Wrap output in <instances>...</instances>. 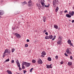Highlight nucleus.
<instances>
[{
	"instance_id": "obj_51",
	"label": "nucleus",
	"mask_w": 74,
	"mask_h": 74,
	"mask_svg": "<svg viewBox=\"0 0 74 74\" xmlns=\"http://www.w3.org/2000/svg\"><path fill=\"white\" fill-rule=\"evenodd\" d=\"M44 56L43 55H42L41 56V57H42V58H44Z\"/></svg>"
},
{
	"instance_id": "obj_39",
	"label": "nucleus",
	"mask_w": 74,
	"mask_h": 74,
	"mask_svg": "<svg viewBox=\"0 0 74 74\" xmlns=\"http://www.w3.org/2000/svg\"><path fill=\"white\" fill-rule=\"evenodd\" d=\"M64 55H65L66 56V57H67V56H68V55L67 54H66V53H64Z\"/></svg>"
},
{
	"instance_id": "obj_32",
	"label": "nucleus",
	"mask_w": 74,
	"mask_h": 74,
	"mask_svg": "<svg viewBox=\"0 0 74 74\" xmlns=\"http://www.w3.org/2000/svg\"><path fill=\"white\" fill-rule=\"evenodd\" d=\"M37 5L38 7H40V8H41V5H38V4H37Z\"/></svg>"
},
{
	"instance_id": "obj_3",
	"label": "nucleus",
	"mask_w": 74,
	"mask_h": 74,
	"mask_svg": "<svg viewBox=\"0 0 74 74\" xmlns=\"http://www.w3.org/2000/svg\"><path fill=\"white\" fill-rule=\"evenodd\" d=\"M41 4L42 5V7H45V4H44V2H45V1L44 0H40Z\"/></svg>"
},
{
	"instance_id": "obj_54",
	"label": "nucleus",
	"mask_w": 74,
	"mask_h": 74,
	"mask_svg": "<svg viewBox=\"0 0 74 74\" xmlns=\"http://www.w3.org/2000/svg\"><path fill=\"white\" fill-rule=\"evenodd\" d=\"M71 11H69V14L70 15L71 14Z\"/></svg>"
},
{
	"instance_id": "obj_44",
	"label": "nucleus",
	"mask_w": 74,
	"mask_h": 74,
	"mask_svg": "<svg viewBox=\"0 0 74 74\" xmlns=\"http://www.w3.org/2000/svg\"><path fill=\"white\" fill-rule=\"evenodd\" d=\"M19 67V70H20V71H21V70H22V68H21V67H20V66Z\"/></svg>"
},
{
	"instance_id": "obj_46",
	"label": "nucleus",
	"mask_w": 74,
	"mask_h": 74,
	"mask_svg": "<svg viewBox=\"0 0 74 74\" xmlns=\"http://www.w3.org/2000/svg\"><path fill=\"white\" fill-rule=\"evenodd\" d=\"M60 64H63V61H61L60 62Z\"/></svg>"
},
{
	"instance_id": "obj_45",
	"label": "nucleus",
	"mask_w": 74,
	"mask_h": 74,
	"mask_svg": "<svg viewBox=\"0 0 74 74\" xmlns=\"http://www.w3.org/2000/svg\"><path fill=\"white\" fill-rule=\"evenodd\" d=\"M21 4L22 5H24V4H23V2H21Z\"/></svg>"
},
{
	"instance_id": "obj_7",
	"label": "nucleus",
	"mask_w": 74,
	"mask_h": 74,
	"mask_svg": "<svg viewBox=\"0 0 74 74\" xmlns=\"http://www.w3.org/2000/svg\"><path fill=\"white\" fill-rule=\"evenodd\" d=\"M17 37H18V38H21V36L19 34H18L17 33H16L15 34H14Z\"/></svg>"
},
{
	"instance_id": "obj_29",
	"label": "nucleus",
	"mask_w": 74,
	"mask_h": 74,
	"mask_svg": "<svg viewBox=\"0 0 74 74\" xmlns=\"http://www.w3.org/2000/svg\"><path fill=\"white\" fill-rule=\"evenodd\" d=\"M25 67L24 65H22V69H25Z\"/></svg>"
},
{
	"instance_id": "obj_62",
	"label": "nucleus",
	"mask_w": 74,
	"mask_h": 74,
	"mask_svg": "<svg viewBox=\"0 0 74 74\" xmlns=\"http://www.w3.org/2000/svg\"><path fill=\"white\" fill-rule=\"evenodd\" d=\"M69 21H71V20H69Z\"/></svg>"
},
{
	"instance_id": "obj_61",
	"label": "nucleus",
	"mask_w": 74,
	"mask_h": 74,
	"mask_svg": "<svg viewBox=\"0 0 74 74\" xmlns=\"http://www.w3.org/2000/svg\"><path fill=\"white\" fill-rule=\"evenodd\" d=\"M1 18V16H0V18Z\"/></svg>"
},
{
	"instance_id": "obj_28",
	"label": "nucleus",
	"mask_w": 74,
	"mask_h": 74,
	"mask_svg": "<svg viewBox=\"0 0 74 74\" xmlns=\"http://www.w3.org/2000/svg\"><path fill=\"white\" fill-rule=\"evenodd\" d=\"M32 62L33 63H36V60H32Z\"/></svg>"
},
{
	"instance_id": "obj_14",
	"label": "nucleus",
	"mask_w": 74,
	"mask_h": 74,
	"mask_svg": "<svg viewBox=\"0 0 74 74\" xmlns=\"http://www.w3.org/2000/svg\"><path fill=\"white\" fill-rule=\"evenodd\" d=\"M58 10H59V8L58 7H56L55 10V11L56 12H57L58 11Z\"/></svg>"
},
{
	"instance_id": "obj_31",
	"label": "nucleus",
	"mask_w": 74,
	"mask_h": 74,
	"mask_svg": "<svg viewBox=\"0 0 74 74\" xmlns=\"http://www.w3.org/2000/svg\"><path fill=\"white\" fill-rule=\"evenodd\" d=\"M12 52H14V50H15V49L13 48L12 49Z\"/></svg>"
},
{
	"instance_id": "obj_58",
	"label": "nucleus",
	"mask_w": 74,
	"mask_h": 74,
	"mask_svg": "<svg viewBox=\"0 0 74 74\" xmlns=\"http://www.w3.org/2000/svg\"><path fill=\"white\" fill-rule=\"evenodd\" d=\"M49 7V5H47V7Z\"/></svg>"
},
{
	"instance_id": "obj_48",
	"label": "nucleus",
	"mask_w": 74,
	"mask_h": 74,
	"mask_svg": "<svg viewBox=\"0 0 74 74\" xmlns=\"http://www.w3.org/2000/svg\"><path fill=\"white\" fill-rule=\"evenodd\" d=\"M16 62L17 63H19V61H18V60H17V61H16Z\"/></svg>"
},
{
	"instance_id": "obj_2",
	"label": "nucleus",
	"mask_w": 74,
	"mask_h": 74,
	"mask_svg": "<svg viewBox=\"0 0 74 74\" xmlns=\"http://www.w3.org/2000/svg\"><path fill=\"white\" fill-rule=\"evenodd\" d=\"M32 5H33V3H32V1L29 0L28 2V7H32Z\"/></svg>"
},
{
	"instance_id": "obj_16",
	"label": "nucleus",
	"mask_w": 74,
	"mask_h": 74,
	"mask_svg": "<svg viewBox=\"0 0 74 74\" xmlns=\"http://www.w3.org/2000/svg\"><path fill=\"white\" fill-rule=\"evenodd\" d=\"M26 62H23L22 63V65L24 66V65H26Z\"/></svg>"
},
{
	"instance_id": "obj_22",
	"label": "nucleus",
	"mask_w": 74,
	"mask_h": 74,
	"mask_svg": "<svg viewBox=\"0 0 74 74\" xmlns=\"http://www.w3.org/2000/svg\"><path fill=\"white\" fill-rule=\"evenodd\" d=\"M3 1H4L3 0H1L0 1V4H2Z\"/></svg>"
},
{
	"instance_id": "obj_47",
	"label": "nucleus",
	"mask_w": 74,
	"mask_h": 74,
	"mask_svg": "<svg viewBox=\"0 0 74 74\" xmlns=\"http://www.w3.org/2000/svg\"><path fill=\"white\" fill-rule=\"evenodd\" d=\"M64 12L66 13V12H68L67 11V10H66L64 11Z\"/></svg>"
},
{
	"instance_id": "obj_27",
	"label": "nucleus",
	"mask_w": 74,
	"mask_h": 74,
	"mask_svg": "<svg viewBox=\"0 0 74 74\" xmlns=\"http://www.w3.org/2000/svg\"><path fill=\"white\" fill-rule=\"evenodd\" d=\"M45 39H49V36H47L45 37Z\"/></svg>"
},
{
	"instance_id": "obj_56",
	"label": "nucleus",
	"mask_w": 74,
	"mask_h": 74,
	"mask_svg": "<svg viewBox=\"0 0 74 74\" xmlns=\"http://www.w3.org/2000/svg\"><path fill=\"white\" fill-rule=\"evenodd\" d=\"M45 7H47V5H45Z\"/></svg>"
},
{
	"instance_id": "obj_12",
	"label": "nucleus",
	"mask_w": 74,
	"mask_h": 74,
	"mask_svg": "<svg viewBox=\"0 0 74 74\" xmlns=\"http://www.w3.org/2000/svg\"><path fill=\"white\" fill-rule=\"evenodd\" d=\"M66 17H68V18H71V16L69 14H66Z\"/></svg>"
},
{
	"instance_id": "obj_8",
	"label": "nucleus",
	"mask_w": 74,
	"mask_h": 74,
	"mask_svg": "<svg viewBox=\"0 0 74 74\" xmlns=\"http://www.w3.org/2000/svg\"><path fill=\"white\" fill-rule=\"evenodd\" d=\"M67 42L69 44L71 45V46H73V43H71V40H68L67 41Z\"/></svg>"
},
{
	"instance_id": "obj_24",
	"label": "nucleus",
	"mask_w": 74,
	"mask_h": 74,
	"mask_svg": "<svg viewBox=\"0 0 74 74\" xmlns=\"http://www.w3.org/2000/svg\"><path fill=\"white\" fill-rule=\"evenodd\" d=\"M5 56V53L4 52L3 56V58H4Z\"/></svg>"
},
{
	"instance_id": "obj_35",
	"label": "nucleus",
	"mask_w": 74,
	"mask_h": 74,
	"mask_svg": "<svg viewBox=\"0 0 74 74\" xmlns=\"http://www.w3.org/2000/svg\"><path fill=\"white\" fill-rule=\"evenodd\" d=\"M49 66V67H50V68H51V69H52V67L51 66H52V64H51Z\"/></svg>"
},
{
	"instance_id": "obj_53",
	"label": "nucleus",
	"mask_w": 74,
	"mask_h": 74,
	"mask_svg": "<svg viewBox=\"0 0 74 74\" xmlns=\"http://www.w3.org/2000/svg\"><path fill=\"white\" fill-rule=\"evenodd\" d=\"M19 1V0H16L15 1H14L17 2V1Z\"/></svg>"
},
{
	"instance_id": "obj_34",
	"label": "nucleus",
	"mask_w": 74,
	"mask_h": 74,
	"mask_svg": "<svg viewBox=\"0 0 74 74\" xmlns=\"http://www.w3.org/2000/svg\"><path fill=\"white\" fill-rule=\"evenodd\" d=\"M17 64L18 66V67L20 66V64L19 63H17Z\"/></svg>"
},
{
	"instance_id": "obj_57",
	"label": "nucleus",
	"mask_w": 74,
	"mask_h": 74,
	"mask_svg": "<svg viewBox=\"0 0 74 74\" xmlns=\"http://www.w3.org/2000/svg\"><path fill=\"white\" fill-rule=\"evenodd\" d=\"M38 9L39 10H40V8H38Z\"/></svg>"
},
{
	"instance_id": "obj_5",
	"label": "nucleus",
	"mask_w": 74,
	"mask_h": 74,
	"mask_svg": "<svg viewBox=\"0 0 74 74\" xmlns=\"http://www.w3.org/2000/svg\"><path fill=\"white\" fill-rule=\"evenodd\" d=\"M66 53L68 54H69V55H70V54H72V53L71 52V51H70V50L69 49H67L66 50Z\"/></svg>"
},
{
	"instance_id": "obj_49",
	"label": "nucleus",
	"mask_w": 74,
	"mask_h": 74,
	"mask_svg": "<svg viewBox=\"0 0 74 74\" xmlns=\"http://www.w3.org/2000/svg\"><path fill=\"white\" fill-rule=\"evenodd\" d=\"M47 32V30H45L43 32L44 33H45V32Z\"/></svg>"
},
{
	"instance_id": "obj_19",
	"label": "nucleus",
	"mask_w": 74,
	"mask_h": 74,
	"mask_svg": "<svg viewBox=\"0 0 74 74\" xmlns=\"http://www.w3.org/2000/svg\"><path fill=\"white\" fill-rule=\"evenodd\" d=\"M68 64L69 66H71L72 64V63L71 62H69L68 63Z\"/></svg>"
},
{
	"instance_id": "obj_43",
	"label": "nucleus",
	"mask_w": 74,
	"mask_h": 74,
	"mask_svg": "<svg viewBox=\"0 0 74 74\" xmlns=\"http://www.w3.org/2000/svg\"><path fill=\"white\" fill-rule=\"evenodd\" d=\"M70 59H73V56H70Z\"/></svg>"
},
{
	"instance_id": "obj_13",
	"label": "nucleus",
	"mask_w": 74,
	"mask_h": 74,
	"mask_svg": "<svg viewBox=\"0 0 74 74\" xmlns=\"http://www.w3.org/2000/svg\"><path fill=\"white\" fill-rule=\"evenodd\" d=\"M7 72L9 74H12V72L11 71H9L8 70L7 71Z\"/></svg>"
},
{
	"instance_id": "obj_9",
	"label": "nucleus",
	"mask_w": 74,
	"mask_h": 74,
	"mask_svg": "<svg viewBox=\"0 0 74 74\" xmlns=\"http://www.w3.org/2000/svg\"><path fill=\"white\" fill-rule=\"evenodd\" d=\"M0 13L1 14V16L3 15L4 14V12L3 11L0 10Z\"/></svg>"
},
{
	"instance_id": "obj_4",
	"label": "nucleus",
	"mask_w": 74,
	"mask_h": 74,
	"mask_svg": "<svg viewBox=\"0 0 74 74\" xmlns=\"http://www.w3.org/2000/svg\"><path fill=\"white\" fill-rule=\"evenodd\" d=\"M4 52L6 53H10V50L8 49H6L5 50Z\"/></svg>"
},
{
	"instance_id": "obj_59",
	"label": "nucleus",
	"mask_w": 74,
	"mask_h": 74,
	"mask_svg": "<svg viewBox=\"0 0 74 74\" xmlns=\"http://www.w3.org/2000/svg\"><path fill=\"white\" fill-rule=\"evenodd\" d=\"M73 10H74V6L73 7Z\"/></svg>"
},
{
	"instance_id": "obj_18",
	"label": "nucleus",
	"mask_w": 74,
	"mask_h": 74,
	"mask_svg": "<svg viewBox=\"0 0 74 74\" xmlns=\"http://www.w3.org/2000/svg\"><path fill=\"white\" fill-rule=\"evenodd\" d=\"M49 37L50 39H52V38H53V36H52V35H50Z\"/></svg>"
},
{
	"instance_id": "obj_11",
	"label": "nucleus",
	"mask_w": 74,
	"mask_h": 74,
	"mask_svg": "<svg viewBox=\"0 0 74 74\" xmlns=\"http://www.w3.org/2000/svg\"><path fill=\"white\" fill-rule=\"evenodd\" d=\"M43 21L44 22H45V21H46V19H47V17H45V16H44L43 17Z\"/></svg>"
},
{
	"instance_id": "obj_23",
	"label": "nucleus",
	"mask_w": 74,
	"mask_h": 74,
	"mask_svg": "<svg viewBox=\"0 0 74 74\" xmlns=\"http://www.w3.org/2000/svg\"><path fill=\"white\" fill-rule=\"evenodd\" d=\"M46 68H47V69H49L50 68L49 67V65L48 64H46Z\"/></svg>"
},
{
	"instance_id": "obj_52",
	"label": "nucleus",
	"mask_w": 74,
	"mask_h": 74,
	"mask_svg": "<svg viewBox=\"0 0 74 74\" xmlns=\"http://www.w3.org/2000/svg\"><path fill=\"white\" fill-rule=\"evenodd\" d=\"M74 20H73L72 21V23H74Z\"/></svg>"
},
{
	"instance_id": "obj_33",
	"label": "nucleus",
	"mask_w": 74,
	"mask_h": 74,
	"mask_svg": "<svg viewBox=\"0 0 74 74\" xmlns=\"http://www.w3.org/2000/svg\"><path fill=\"white\" fill-rule=\"evenodd\" d=\"M9 61H10V59L9 58H8L5 60V62H9Z\"/></svg>"
},
{
	"instance_id": "obj_20",
	"label": "nucleus",
	"mask_w": 74,
	"mask_h": 74,
	"mask_svg": "<svg viewBox=\"0 0 74 74\" xmlns=\"http://www.w3.org/2000/svg\"><path fill=\"white\" fill-rule=\"evenodd\" d=\"M54 28H55V29H58V26L56 25H54Z\"/></svg>"
},
{
	"instance_id": "obj_25",
	"label": "nucleus",
	"mask_w": 74,
	"mask_h": 74,
	"mask_svg": "<svg viewBox=\"0 0 74 74\" xmlns=\"http://www.w3.org/2000/svg\"><path fill=\"white\" fill-rule=\"evenodd\" d=\"M55 38H56V36H54L53 38L52 39V40H54L55 39Z\"/></svg>"
},
{
	"instance_id": "obj_1",
	"label": "nucleus",
	"mask_w": 74,
	"mask_h": 74,
	"mask_svg": "<svg viewBox=\"0 0 74 74\" xmlns=\"http://www.w3.org/2000/svg\"><path fill=\"white\" fill-rule=\"evenodd\" d=\"M58 0H54L53 1V5H54V7H55L56 5L58 4Z\"/></svg>"
},
{
	"instance_id": "obj_15",
	"label": "nucleus",
	"mask_w": 74,
	"mask_h": 74,
	"mask_svg": "<svg viewBox=\"0 0 74 74\" xmlns=\"http://www.w3.org/2000/svg\"><path fill=\"white\" fill-rule=\"evenodd\" d=\"M42 55H46V53H45L44 51L42 52L41 53Z\"/></svg>"
},
{
	"instance_id": "obj_26",
	"label": "nucleus",
	"mask_w": 74,
	"mask_h": 74,
	"mask_svg": "<svg viewBox=\"0 0 74 74\" xmlns=\"http://www.w3.org/2000/svg\"><path fill=\"white\" fill-rule=\"evenodd\" d=\"M48 60H49V61H51V58H48Z\"/></svg>"
},
{
	"instance_id": "obj_37",
	"label": "nucleus",
	"mask_w": 74,
	"mask_h": 74,
	"mask_svg": "<svg viewBox=\"0 0 74 74\" xmlns=\"http://www.w3.org/2000/svg\"><path fill=\"white\" fill-rule=\"evenodd\" d=\"M25 47H28V45L27 44H25Z\"/></svg>"
},
{
	"instance_id": "obj_38",
	"label": "nucleus",
	"mask_w": 74,
	"mask_h": 74,
	"mask_svg": "<svg viewBox=\"0 0 74 74\" xmlns=\"http://www.w3.org/2000/svg\"><path fill=\"white\" fill-rule=\"evenodd\" d=\"M11 63H14V60H12L11 61Z\"/></svg>"
},
{
	"instance_id": "obj_36",
	"label": "nucleus",
	"mask_w": 74,
	"mask_h": 74,
	"mask_svg": "<svg viewBox=\"0 0 74 74\" xmlns=\"http://www.w3.org/2000/svg\"><path fill=\"white\" fill-rule=\"evenodd\" d=\"M33 68H32L30 70V72H32V70H33Z\"/></svg>"
},
{
	"instance_id": "obj_55",
	"label": "nucleus",
	"mask_w": 74,
	"mask_h": 74,
	"mask_svg": "<svg viewBox=\"0 0 74 74\" xmlns=\"http://www.w3.org/2000/svg\"><path fill=\"white\" fill-rule=\"evenodd\" d=\"M60 12L61 14H62V12Z\"/></svg>"
},
{
	"instance_id": "obj_60",
	"label": "nucleus",
	"mask_w": 74,
	"mask_h": 74,
	"mask_svg": "<svg viewBox=\"0 0 74 74\" xmlns=\"http://www.w3.org/2000/svg\"><path fill=\"white\" fill-rule=\"evenodd\" d=\"M38 5H40V3H39Z\"/></svg>"
},
{
	"instance_id": "obj_41",
	"label": "nucleus",
	"mask_w": 74,
	"mask_h": 74,
	"mask_svg": "<svg viewBox=\"0 0 74 74\" xmlns=\"http://www.w3.org/2000/svg\"><path fill=\"white\" fill-rule=\"evenodd\" d=\"M55 58L57 59H58V56H56L55 57Z\"/></svg>"
},
{
	"instance_id": "obj_17",
	"label": "nucleus",
	"mask_w": 74,
	"mask_h": 74,
	"mask_svg": "<svg viewBox=\"0 0 74 74\" xmlns=\"http://www.w3.org/2000/svg\"><path fill=\"white\" fill-rule=\"evenodd\" d=\"M74 11H72L71 12V13L70 16H73V15H74Z\"/></svg>"
},
{
	"instance_id": "obj_10",
	"label": "nucleus",
	"mask_w": 74,
	"mask_h": 74,
	"mask_svg": "<svg viewBox=\"0 0 74 74\" xmlns=\"http://www.w3.org/2000/svg\"><path fill=\"white\" fill-rule=\"evenodd\" d=\"M31 64L30 63L26 62V67H29Z\"/></svg>"
},
{
	"instance_id": "obj_50",
	"label": "nucleus",
	"mask_w": 74,
	"mask_h": 74,
	"mask_svg": "<svg viewBox=\"0 0 74 74\" xmlns=\"http://www.w3.org/2000/svg\"><path fill=\"white\" fill-rule=\"evenodd\" d=\"M29 39H27V42H29Z\"/></svg>"
},
{
	"instance_id": "obj_63",
	"label": "nucleus",
	"mask_w": 74,
	"mask_h": 74,
	"mask_svg": "<svg viewBox=\"0 0 74 74\" xmlns=\"http://www.w3.org/2000/svg\"><path fill=\"white\" fill-rule=\"evenodd\" d=\"M17 74H20L17 73Z\"/></svg>"
},
{
	"instance_id": "obj_21",
	"label": "nucleus",
	"mask_w": 74,
	"mask_h": 74,
	"mask_svg": "<svg viewBox=\"0 0 74 74\" xmlns=\"http://www.w3.org/2000/svg\"><path fill=\"white\" fill-rule=\"evenodd\" d=\"M61 43V41L60 40H59L57 42V43L58 44H60Z\"/></svg>"
},
{
	"instance_id": "obj_42",
	"label": "nucleus",
	"mask_w": 74,
	"mask_h": 74,
	"mask_svg": "<svg viewBox=\"0 0 74 74\" xmlns=\"http://www.w3.org/2000/svg\"><path fill=\"white\" fill-rule=\"evenodd\" d=\"M45 34L47 35V36H48V32H46L45 33Z\"/></svg>"
},
{
	"instance_id": "obj_6",
	"label": "nucleus",
	"mask_w": 74,
	"mask_h": 74,
	"mask_svg": "<svg viewBox=\"0 0 74 74\" xmlns=\"http://www.w3.org/2000/svg\"><path fill=\"white\" fill-rule=\"evenodd\" d=\"M38 63L39 64H42V60L40 59H39L38 60Z\"/></svg>"
},
{
	"instance_id": "obj_40",
	"label": "nucleus",
	"mask_w": 74,
	"mask_h": 74,
	"mask_svg": "<svg viewBox=\"0 0 74 74\" xmlns=\"http://www.w3.org/2000/svg\"><path fill=\"white\" fill-rule=\"evenodd\" d=\"M26 72H27L26 71H25V70L23 71V73L24 74H25V73H26Z\"/></svg>"
},
{
	"instance_id": "obj_30",
	"label": "nucleus",
	"mask_w": 74,
	"mask_h": 74,
	"mask_svg": "<svg viewBox=\"0 0 74 74\" xmlns=\"http://www.w3.org/2000/svg\"><path fill=\"white\" fill-rule=\"evenodd\" d=\"M23 4L24 5H25V4H27V2H26V1H25L23 2Z\"/></svg>"
}]
</instances>
